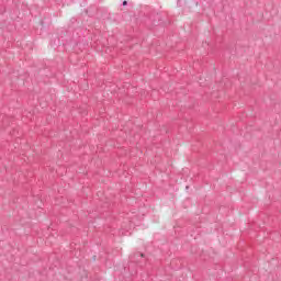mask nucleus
<instances>
[{"label": "nucleus", "instance_id": "2", "mask_svg": "<svg viewBox=\"0 0 281 281\" xmlns=\"http://www.w3.org/2000/svg\"><path fill=\"white\" fill-rule=\"evenodd\" d=\"M122 5H128V1L124 0Z\"/></svg>", "mask_w": 281, "mask_h": 281}, {"label": "nucleus", "instance_id": "1", "mask_svg": "<svg viewBox=\"0 0 281 281\" xmlns=\"http://www.w3.org/2000/svg\"><path fill=\"white\" fill-rule=\"evenodd\" d=\"M97 14L100 19H109V11L106 9H98Z\"/></svg>", "mask_w": 281, "mask_h": 281}, {"label": "nucleus", "instance_id": "4", "mask_svg": "<svg viewBox=\"0 0 281 281\" xmlns=\"http://www.w3.org/2000/svg\"><path fill=\"white\" fill-rule=\"evenodd\" d=\"M183 3V0H178V5H181Z\"/></svg>", "mask_w": 281, "mask_h": 281}, {"label": "nucleus", "instance_id": "3", "mask_svg": "<svg viewBox=\"0 0 281 281\" xmlns=\"http://www.w3.org/2000/svg\"><path fill=\"white\" fill-rule=\"evenodd\" d=\"M148 19L153 20V14L147 13Z\"/></svg>", "mask_w": 281, "mask_h": 281}, {"label": "nucleus", "instance_id": "5", "mask_svg": "<svg viewBox=\"0 0 281 281\" xmlns=\"http://www.w3.org/2000/svg\"><path fill=\"white\" fill-rule=\"evenodd\" d=\"M41 23H42V27H43V21Z\"/></svg>", "mask_w": 281, "mask_h": 281}]
</instances>
